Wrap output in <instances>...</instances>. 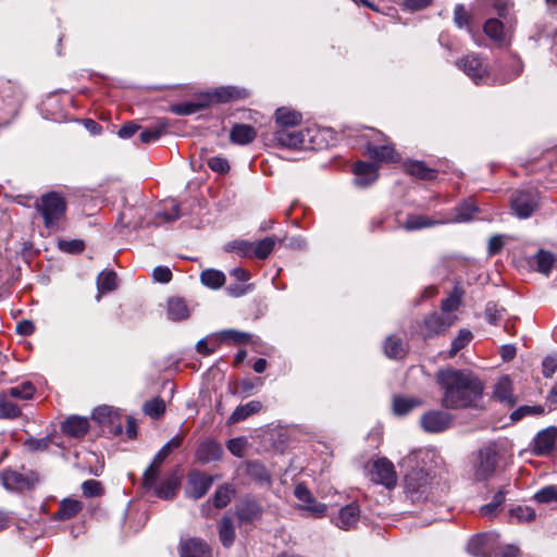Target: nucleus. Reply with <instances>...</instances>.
I'll return each instance as SVG.
<instances>
[{
    "mask_svg": "<svg viewBox=\"0 0 557 557\" xmlns=\"http://www.w3.org/2000/svg\"><path fill=\"white\" fill-rule=\"evenodd\" d=\"M436 380L443 389L442 406L447 409L473 407L482 397L483 383L468 370H441Z\"/></svg>",
    "mask_w": 557,
    "mask_h": 557,
    "instance_id": "nucleus-1",
    "label": "nucleus"
},
{
    "mask_svg": "<svg viewBox=\"0 0 557 557\" xmlns=\"http://www.w3.org/2000/svg\"><path fill=\"white\" fill-rule=\"evenodd\" d=\"M467 76H469L474 84H506L522 72V65L519 60L510 61V73L502 76L493 75L488 69V64L475 53H470L456 62Z\"/></svg>",
    "mask_w": 557,
    "mask_h": 557,
    "instance_id": "nucleus-2",
    "label": "nucleus"
},
{
    "mask_svg": "<svg viewBox=\"0 0 557 557\" xmlns=\"http://www.w3.org/2000/svg\"><path fill=\"white\" fill-rule=\"evenodd\" d=\"M404 487L407 497H409L412 503L438 500L448 490L446 483L435 481L422 469L410 471L405 476Z\"/></svg>",
    "mask_w": 557,
    "mask_h": 557,
    "instance_id": "nucleus-3",
    "label": "nucleus"
},
{
    "mask_svg": "<svg viewBox=\"0 0 557 557\" xmlns=\"http://www.w3.org/2000/svg\"><path fill=\"white\" fill-rule=\"evenodd\" d=\"M248 92L244 88L234 86H225L213 89L199 95L198 101H190L174 104L171 107V112L177 115H189L198 112L200 109L207 108L212 103H225L237 99H244Z\"/></svg>",
    "mask_w": 557,
    "mask_h": 557,
    "instance_id": "nucleus-4",
    "label": "nucleus"
},
{
    "mask_svg": "<svg viewBox=\"0 0 557 557\" xmlns=\"http://www.w3.org/2000/svg\"><path fill=\"white\" fill-rule=\"evenodd\" d=\"M37 210L44 219L45 226L49 230H55L65 215L66 202L59 193H47L41 196L40 202L37 203Z\"/></svg>",
    "mask_w": 557,
    "mask_h": 557,
    "instance_id": "nucleus-5",
    "label": "nucleus"
},
{
    "mask_svg": "<svg viewBox=\"0 0 557 557\" xmlns=\"http://www.w3.org/2000/svg\"><path fill=\"white\" fill-rule=\"evenodd\" d=\"M498 463V453L493 445L481 448L474 463V478L478 481L490 479L496 470Z\"/></svg>",
    "mask_w": 557,
    "mask_h": 557,
    "instance_id": "nucleus-6",
    "label": "nucleus"
},
{
    "mask_svg": "<svg viewBox=\"0 0 557 557\" xmlns=\"http://www.w3.org/2000/svg\"><path fill=\"white\" fill-rule=\"evenodd\" d=\"M182 443L183 436L175 435L165 445L162 446V448L154 455L149 467L144 472V484H151L153 482V478L159 476L163 461L174 449H177L182 445Z\"/></svg>",
    "mask_w": 557,
    "mask_h": 557,
    "instance_id": "nucleus-7",
    "label": "nucleus"
},
{
    "mask_svg": "<svg viewBox=\"0 0 557 557\" xmlns=\"http://www.w3.org/2000/svg\"><path fill=\"white\" fill-rule=\"evenodd\" d=\"M457 321L454 314L433 312L424 318L420 332L423 338H432L444 334Z\"/></svg>",
    "mask_w": 557,
    "mask_h": 557,
    "instance_id": "nucleus-8",
    "label": "nucleus"
},
{
    "mask_svg": "<svg viewBox=\"0 0 557 557\" xmlns=\"http://www.w3.org/2000/svg\"><path fill=\"white\" fill-rule=\"evenodd\" d=\"M370 480L376 484H382L386 488H393L397 482V474L392 461L386 458H380L372 463L369 472Z\"/></svg>",
    "mask_w": 557,
    "mask_h": 557,
    "instance_id": "nucleus-9",
    "label": "nucleus"
},
{
    "mask_svg": "<svg viewBox=\"0 0 557 557\" xmlns=\"http://www.w3.org/2000/svg\"><path fill=\"white\" fill-rule=\"evenodd\" d=\"M420 424L428 433H441L453 425V416L443 410H430L421 417Z\"/></svg>",
    "mask_w": 557,
    "mask_h": 557,
    "instance_id": "nucleus-10",
    "label": "nucleus"
},
{
    "mask_svg": "<svg viewBox=\"0 0 557 557\" xmlns=\"http://www.w3.org/2000/svg\"><path fill=\"white\" fill-rule=\"evenodd\" d=\"M180 484V476L175 472H170L160 482H158V476H154L151 484L143 483V486L146 490L153 491L154 495L159 498L171 499L175 496Z\"/></svg>",
    "mask_w": 557,
    "mask_h": 557,
    "instance_id": "nucleus-11",
    "label": "nucleus"
},
{
    "mask_svg": "<svg viewBox=\"0 0 557 557\" xmlns=\"http://www.w3.org/2000/svg\"><path fill=\"white\" fill-rule=\"evenodd\" d=\"M537 207V195L531 190L517 191L511 198V209L520 219L531 216Z\"/></svg>",
    "mask_w": 557,
    "mask_h": 557,
    "instance_id": "nucleus-12",
    "label": "nucleus"
},
{
    "mask_svg": "<svg viewBox=\"0 0 557 557\" xmlns=\"http://www.w3.org/2000/svg\"><path fill=\"white\" fill-rule=\"evenodd\" d=\"M213 483V476L199 470H191L187 475V495L193 499L205 496Z\"/></svg>",
    "mask_w": 557,
    "mask_h": 557,
    "instance_id": "nucleus-13",
    "label": "nucleus"
},
{
    "mask_svg": "<svg viewBox=\"0 0 557 557\" xmlns=\"http://www.w3.org/2000/svg\"><path fill=\"white\" fill-rule=\"evenodd\" d=\"M294 494L301 503L300 508L306 510L310 516L321 518L325 515L326 505L319 503L304 484L296 485Z\"/></svg>",
    "mask_w": 557,
    "mask_h": 557,
    "instance_id": "nucleus-14",
    "label": "nucleus"
},
{
    "mask_svg": "<svg viewBox=\"0 0 557 557\" xmlns=\"http://www.w3.org/2000/svg\"><path fill=\"white\" fill-rule=\"evenodd\" d=\"M352 171L356 175L355 184L362 188L368 187L379 177V165L376 162L357 161Z\"/></svg>",
    "mask_w": 557,
    "mask_h": 557,
    "instance_id": "nucleus-15",
    "label": "nucleus"
},
{
    "mask_svg": "<svg viewBox=\"0 0 557 557\" xmlns=\"http://www.w3.org/2000/svg\"><path fill=\"white\" fill-rule=\"evenodd\" d=\"M181 557H212L209 545L198 537L182 540L180 543Z\"/></svg>",
    "mask_w": 557,
    "mask_h": 557,
    "instance_id": "nucleus-16",
    "label": "nucleus"
},
{
    "mask_svg": "<svg viewBox=\"0 0 557 557\" xmlns=\"http://www.w3.org/2000/svg\"><path fill=\"white\" fill-rule=\"evenodd\" d=\"M557 443V428L550 426L537 433L533 442L534 453L539 456L552 453Z\"/></svg>",
    "mask_w": 557,
    "mask_h": 557,
    "instance_id": "nucleus-17",
    "label": "nucleus"
},
{
    "mask_svg": "<svg viewBox=\"0 0 557 557\" xmlns=\"http://www.w3.org/2000/svg\"><path fill=\"white\" fill-rule=\"evenodd\" d=\"M223 455V448L214 440L201 442L196 450V457L201 463H209L219 460Z\"/></svg>",
    "mask_w": 557,
    "mask_h": 557,
    "instance_id": "nucleus-18",
    "label": "nucleus"
},
{
    "mask_svg": "<svg viewBox=\"0 0 557 557\" xmlns=\"http://www.w3.org/2000/svg\"><path fill=\"white\" fill-rule=\"evenodd\" d=\"M493 394L497 400L510 407L517 401L513 395L512 381L508 375H503L497 380Z\"/></svg>",
    "mask_w": 557,
    "mask_h": 557,
    "instance_id": "nucleus-19",
    "label": "nucleus"
},
{
    "mask_svg": "<svg viewBox=\"0 0 557 557\" xmlns=\"http://www.w3.org/2000/svg\"><path fill=\"white\" fill-rule=\"evenodd\" d=\"M62 432L72 437H82L89 430V422L84 417L72 416L62 423Z\"/></svg>",
    "mask_w": 557,
    "mask_h": 557,
    "instance_id": "nucleus-20",
    "label": "nucleus"
},
{
    "mask_svg": "<svg viewBox=\"0 0 557 557\" xmlns=\"http://www.w3.org/2000/svg\"><path fill=\"white\" fill-rule=\"evenodd\" d=\"M359 507L355 504H349L339 510L335 523L343 530H349L356 525L359 520Z\"/></svg>",
    "mask_w": 557,
    "mask_h": 557,
    "instance_id": "nucleus-21",
    "label": "nucleus"
},
{
    "mask_svg": "<svg viewBox=\"0 0 557 557\" xmlns=\"http://www.w3.org/2000/svg\"><path fill=\"white\" fill-rule=\"evenodd\" d=\"M236 513L242 523H250L261 518L262 508L253 500H245L237 506Z\"/></svg>",
    "mask_w": 557,
    "mask_h": 557,
    "instance_id": "nucleus-22",
    "label": "nucleus"
},
{
    "mask_svg": "<svg viewBox=\"0 0 557 557\" xmlns=\"http://www.w3.org/2000/svg\"><path fill=\"white\" fill-rule=\"evenodd\" d=\"M368 156L375 160L382 162H398L400 157L398 152L394 149L392 145H383V146H373L369 145L367 148Z\"/></svg>",
    "mask_w": 557,
    "mask_h": 557,
    "instance_id": "nucleus-23",
    "label": "nucleus"
},
{
    "mask_svg": "<svg viewBox=\"0 0 557 557\" xmlns=\"http://www.w3.org/2000/svg\"><path fill=\"white\" fill-rule=\"evenodd\" d=\"M0 480L3 486L10 491H23L30 486V483L27 478L12 470H5L1 472Z\"/></svg>",
    "mask_w": 557,
    "mask_h": 557,
    "instance_id": "nucleus-24",
    "label": "nucleus"
},
{
    "mask_svg": "<svg viewBox=\"0 0 557 557\" xmlns=\"http://www.w3.org/2000/svg\"><path fill=\"white\" fill-rule=\"evenodd\" d=\"M262 408V404L259 400H251L245 405L238 406L231 417L228 418V424H235L246 420L248 417L258 413Z\"/></svg>",
    "mask_w": 557,
    "mask_h": 557,
    "instance_id": "nucleus-25",
    "label": "nucleus"
},
{
    "mask_svg": "<svg viewBox=\"0 0 557 557\" xmlns=\"http://www.w3.org/2000/svg\"><path fill=\"white\" fill-rule=\"evenodd\" d=\"M478 211L476 206L473 201L467 200L455 208L456 214L454 216L444 218V222L447 223H461L470 221L474 213Z\"/></svg>",
    "mask_w": 557,
    "mask_h": 557,
    "instance_id": "nucleus-26",
    "label": "nucleus"
},
{
    "mask_svg": "<svg viewBox=\"0 0 557 557\" xmlns=\"http://www.w3.org/2000/svg\"><path fill=\"white\" fill-rule=\"evenodd\" d=\"M231 140L238 145H247L257 137V131L247 124H235L231 129Z\"/></svg>",
    "mask_w": 557,
    "mask_h": 557,
    "instance_id": "nucleus-27",
    "label": "nucleus"
},
{
    "mask_svg": "<svg viewBox=\"0 0 557 557\" xmlns=\"http://www.w3.org/2000/svg\"><path fill=\"white\" fill-rule=\"evenodd\" d=\"M556 258L550 251L541 249L533 257V264L535 270L546 276H548L555 265Z\"/></svg>",
    "mask_w": 557,
    "mask_h": 557,
    "instance_id": "nucleus-28",
    "label": "nucleus"
},
{
    "mask_svg": "<svg viewBox=\"0 0 557 557\" xmlns=\"http://www.w3.org/2000/svg\"><path fill=\"white\" fill-rule=\"evenodd\" d=\"M275 139L285 147L299 148L305 144V135L301 132L281 129L276 132Z\"/></svg>",
    "mask_w": 557,
    "mask_h": 557,
    "instance_id": "nucleus-29",
    "label": "nucleus"
},
{
    "mask_svg": "<svg viewBox=\"0 0 557 557\" xmlns=\"http://www.w3.org/2000/svg\"><path fill=\"white\" fill-rule=\"evenodd\" d=\"M190 311L183 298L175 297L168 301V315L173 321L185 320L189 317Z\"/></svg>",
    "mask_w": 557,
    "mask_h": 557,
    "instance_id": "nucleus-30",
    "label": "nucleus"
},
{
    "mask_svg": "<svg viewBox=\"0 0 557 557\" xmlns=\"http://www.w3.org/2000/svg\"><path fill=\"white\" fill-rule=\"evenodd\" d=\"M83 508V504L77 499L65 498L61 502L59 510L54 513V519L69 520L75 517Z\"/></svg>",
    "mask_w": 557,
    "mask_h": 557,
    "instance_id": "nucleus-31",
    "label": "nucleus"
},
{
    "mask_svg": "<svg viewBox=\"0 0 557 557\" xmlns=\"http://www.w3.org/2000/svg\"><path fill=\"white\" fill-rule=\"evenodd\" d=\"M219 536L224 547L233 545L235 540V527L233 519L228 516H224L219 523Z\"/></svg>",
    "mask_w": 557,
    "mask_h": 557,
    "instance_id": "nucleus-32",
    "label": "nucleus"
},
{
    "mask_svg": "<svg viewBox=\"0 0 557 557\" xmlns=\"http://www.w3.org/2000/svg\"><path fill=\"white\" fill-rule=\"evenodd\" d=\"M250 338V334L245 332H239L236 330H224L219 332L218 334L211 337L212 342H216L218 345L224 342H233L235 344H245L248 343Z\"/></svg>",
    "mask_w": 557,
    "mask_h": 557,
    "instance_id": "nucleus-33",
    "label": "nucleus"
},
{
    "mask_svg": "<svg viewBox=\"0 0 557 557\" xmlns=\"http://www.w3.org/2000/svg\"><path fill=\"white\" fill-rule=\"evenodd\" d=\"M406 344L401 338L388 336L384 344V352L388 358L401 359L406 355Z\"/></svg>",
    "mask_w": 557,
    "mask_h": 557,
    "instance_id": "nucleus-34",
    "label": "nucleus"
},
{
    "mask_svg": "<svg viewBox=\"0 0 557 557\" xmlns=\"http://www.w3.org/2000/svg\"><path fill=\"white\" fill-rule=\"evenodd\" d=\"M440 224H446L443 219L434 220L426 215H409L405 223L407 231H414L424 227H431Z\"/></svg>",
    "mask_w": 557,
    "mask_h": 557,
    "instance_id": "nucleus-35",
    "label": "nucleus"
},
{
    "mask_svg": "<svg viewBox=\"0 0 557 557\" xmlns=\"http://www.w3.org/2000/svg\"><path fill=\"white\" fill-rule=\"evenodd\" d=\"M405 170L408 174L421 180H434L436 176L435 170L428 168L423 162L413 161L405 164Z\"/></svg>",
    "mask_w": 557,
    "mask_h": 557,
    "instance_id": "nucleus-36",
    "label": "nucleus"
},
{
    "mask_svg": "<svg viewBox=\"0 0 557 557\" xmlns=\"http://www.w3.org/2000/svg\"><path fill=\"white\" fill-rule=\"evenodd\" d=\"M277 239L274 236L265 237L252 244V257L265 259L273 251Z\"/></svg>",
    "mask_w": 557,
    "mask_h": 557,
    "instance_id": "nucleus-37",
    "label": "nucleus"
},
{
    "mask_svg": "<svg viewBox=\"0 0 557 557\" xmlns=\"http://www.w3.org/2000/svg\"><path fill=\"white\" fill-rule=\"evenodd\" d=\"M275 120L276 123L281 126H295L300 123L301 115L300 113L289 110L286 108H280L275 111Z\"/></svg>",
    "mask_w": 557,
    "mask_h": 557,
    "instance_id": "nucleus-38",
    "label": "nucleus"
},
{
    "mask_svg": "<svg viewBox=\"0 0 557 557\" xmlns=\"http://www.w3.org/2000/svg\"><path fill=\"white\" fill-rule=\"evenodd\" d=\"M246 473L257 482L270 483L271 476L265 467L258 461H249L246 465Z\"/></svg>",
    "mask_w": 557,
    "mask_h": 557,
    "instance_id": "nucleus-39",
    "label": "nucleus"
},
{
    "mask_svg": "<svg viewBox=\"0 0 557 557\" xmlns=\"http://www.w3.org/2000/svg\"><path fill=\"white\" fill-rule=\"evenodd\" d=\"M420 405V401L413 397L396 396L393 400V410L395 414L404 416Z\"/></svg>",
    "mask_w": 557,
    "mask_h": 557,
    "instance_id": "nucleus-40",
    "label": "nucleus"
},
{
    "mask_svg": "<svg viewBox=\"0 0 557 557\" xmlns=\"http://www.w3.org/2000/svg\"><path fill=\"white\" fill-rule=\"evenodd\" d=\"M252 244L244 239H236L224 246L225 251L235 252L239 257L252 258Z\"/></svg>",
    "mask_w": 557,
    "mask_h": 557,
    "instance_id": "nucleus-41",
    "label": "nucleus"
},
{
    "mask_svg": "<svg viewBox=\"0 0 557 557\" xmlns=\"http://www.w3.org/2000/svg\"><path fill=\"white\" fill-rule=\"evenodd\" d=\"M484 33L487 37L495 41H503L505 38L504 23L498 18H488L483 26Z\"/></svg>",
    "mask_w": 557,
    "mask_h": 557,
    "instance_id": "nucleus-42",
    "label": "nucleus"
},
{
    "mask_svg": "<svg viewBox=\"0 0 557 557\" xmlns=\"http://www.w3.org/2000/svg\"><path fill=\"white\" fill-rule=\"evenodd\" d=\"M200 280L210 288H220L225 283V275L221 271L209 269L201 272Z\"/></svg>",
    "mask_w": 557,
    "mask_h": 557,
    "instance_id": "nucleus-43",
    "label": "nucleus"
},
{
    "mask_svg": "<svg viewBox=\"0 0 557 557\" xmlns=\"http://www.w3.org/2000/svg\"><path fill=\"white\" fill-rule=\"evenodd\" d=\"M35 392L36 387L34 386V384L29 381H26L17 386L10 387L7 391V394L13 398L28 400L33 398Z\"/></svg>",
    "mask_w": 557,
    "mask_h": 557,
    "instance_id": "nucleus-44",
    "label": "nucleus"
},
{
    "mask_svg": "<svg viewBox=\"0 0 557 557\" xmlns=\"http://www.w3.org/2000/svg\"><path fill=\"white\" fill-rule=\"evenodd\" d=\"M99 293L112 292L116 288V273L114 271H103L97 277Z\"/></svg>",
    "mask_w": 557,
    "mask_h": 557,
    "instance_id": "nucleus-45",
    "label": "nucleus"
},
{
    "mask_svg": "<svg viewBox=\"0 0 557 557\" xmlns=\"http://www.w3.org/2000/svg\"><path fill=\"white\" fill-rule=\"evenodd\" d=\"M8 394H0V418L14 419L21 414V409L17 405L7 398Z\"/></svg>",
    "mask_w": 557,
    "mask_h": 557,
    "instance_id": "nucleus-46",
    "label": "nucleus"
},
{
    "mask_svg": "<svg viewBox=\"0 0 557 557\" xmlns=\"http://www.w3.org/2000/svg\"><path fill=\"white\" fill-rule=\"evenodd\" d=\"M486 3L491 5L507 24L511 23L510 11L513 4L510 0H486Z\"/></svg>",
    "mask_w": 557,
    "mask_h": 557,
    "instance_id": "nucleus-47",
    "label": "nucleus"
},
{
    "mask_svg": "<svg viewBox=\"0 0 557 557\" xmlns=\"http://www.w3.org/2000/svg\"><path fill=\"white\" fill-rule=\"evenodd\" d=\"M471 339H472V333L469 330H466V329L460 330L458 332V335L451 343V347L448 352V356L450 358L455 357L459 350L463 349L466 346L469 345Z\"/></svg>",
    "mask_w": 557,
    "mask_h": 557,
    "instance_id": "nucleus-48",
    "label": "nucleus"
},
{
    "mask_svg": "<svg viewBox=\"0 0 557 557\" xmlns=\"http://www.w3.org/2000/svg\"><path fill=\"white\" fill-rule=\"evenodd\" d=\"M461 297L462 292L459 288H455L454 292L441 304L443 314H451L453 311L457 310L461 305Z\"/></svg>",
    "mask_w": 557,
    "mask_h": 557,
    "instance_id": "nucleus-49",
    "label": "nucleus"
},
{
    "mask_svg": "<svg viewBox=\"0 0 557 557\" xmlns=\"http://www.w3.org/2000/svg\"><path fill=\"white\" fill-rule=\"evenodd\" d=\"M143 410L145 414L158 419L165 410V403L162 398L154 397L144 404Z\"/></svg>",
    "mask_w": 557,
    "mask_h": 557,
    "instance_id": "nucleus-50",
    "label": "nucleus"
},
{
    "mask_svg": "<svg viewBox=\"0 0 557 557\" xmlns=\"http://www.w3.org/2000/svg\"><path fill=\"white\" fill-rule=\"evenodd\" d=\"M505 494L506 492L505 491H498L491 503L484 505L481 507L480 509V513L481 516L483 517H487V518H491L493 516H495L497 509L499 506L503 505V503L505 502Z\"/></svg>",
    "mask_w": 557,
    "mask_h": 557,
    "instance_id": "nucleus-51",
    "label": "nucleus"
},
{
    "mask_svg": "<svg viewBox=\"0 0 557 557\" xmlns=\"http://www.w3.org/2000/svg\"><path fill=\"white\" fill-rule=\"evenodd\" d=\"M544 413H545V409L541 405H536V406L524 405V406H520L518 409H516L511 413L510 418L513 421H519L525 416H542Z\"/></svg>",
    "mask_w": 557,
    "mask_h": 557,
    "instance_id": "nucleus-52",
    "label": "nucleus"
},
{
    "mask_svg": "<svg viewBox=\"0 0 557 557\" xmlns=\"http://www.w3.org/2000/svg\"><path fill=\"white\" fill-rule=\"evenodd\" d=\"M166 126L168 124L165 122H159L154 127L143 131L139 135L140 141L143 144H149L158 140L164 133Z\"/></svg>",
    "mask_w": 557,
    "mask_h": 557,
    "instance_id": "nucleus-53",
    "label": "nucleus"
},
{
    "mask_svg": "<svg viewBox=\"0 0 557 557\" xmlns=\"http://www.w3.org/2000/svg\"><path fill=\"white\" fill-rule=\"evenodd\" d=\"M58 247L63 252L77 255L84 251L85 243L82 239H59Z\"/></svg>",
    "mask_w": 557,
    "mask_h": 557,
    "instance_id": "nucleus-54",
    "label": "nucleus"
},
{
    "mask_svg": "<svg viewBox=\"0 0 557 557\" xmlns=\"http://www.w3.org/2000/svg\"><path fill=\"white\" fill-rule=\"evenodd\" d=\"M116 416V411L110 406H100L92 412V418L101 424L113 423Z\"/></svg>",
    "mask_w": 557,
    "mask_h": 557,
    "instance_id": "nucleus-55",
    "label": "nucleus"
},
{
    "mask_svg": "<svg viewBox=\"0 0 557 557\" xmlns=\"http://www.w3.org/2000/svg\"><path fill=\"white\" fill-rule=\"evenodd\" d=\"M534 499L541 504L557 503V486L548 485L535 493Z\"/></svg>",
    "mask_w": 557,
    "mask_h": 557,
    "instance_id": "nucleus-56",
    "label": "nucleus"
},
{
    "mask_svg": "<svg viewBox=\"0 0 557 557\" xmlns=\"http://www.w3.org/2000/svg\"><path fill=\"white\" fill-rule=\"evenodd\" d=\"M509 513L518 522H530L535 518V510L529 506H518L510 509Z\"/></svg>",
    "mask_w": 557,
    "mask_h": 557,
    "instance_id": "nucleus-57",
    "label": "nucleus"
},
{
    "mask_svg": "<svg viewBox=\"0 0 557 557\" xmlns=\"http://www.w3.org/2000/svg\"><path fill=\"white\" fill-rule=\"evenodd\" d=\"M233 490L228 485L218 487L213 496V505L216 508H223L231 502Z\"/></svg>",
    "mask_w": 557,
    "mask_h": 557,
    "instance_id": "nucleus-58",
    "label": "nucleus"
},
{
    "mask_svg": "<svg viewBox=\"0 0 557 557\" xmlns=\"http://www.w3.org/2000/svg\"><path fill=\"white\" fill-rule=\"evenodd\" d=\"M83 494L86 497H97L103 494V487L99 481L87 480L82 484Z\"/></svg>",
    "mask_w": 557,
    "mask_h": 557,
    "instance_id": "nucleus-59",
    "label": "nucleus"
},
{
    "mask_svg": "<svg viewBox=\"0 0 557 557\" xmlns=\"http://www.w3.org/2000/svg\"><path fill=\"white\" fill-rule=\"evenodd\" d=\"M247 441L244 437H235L227 442L226 447L232 455L242 457L246 448Z\"/></svg>",
    "mask_w": 557,
    "mask_h": 557,
    "instance_id": "nucleus-60",
    "label": "nucleus"
},
{
    "mask_svg": "<svg viewBox=\"0 0 557 557\" xmlns=\"http://www.w3.org/2000/svg\"><path fill=\"white\" fill-rule=\"evenodd\" d=\"M503 311H504L503 309L497 308L496 304L488 302L486 305L484 314H485L486 320L491 324H496L503 318Z\"/></svg>",
    "mask_w": 557,
    "mask_h": 557,
    "instance_id": "nucleus-61",
    "label": "nucleus"
},
{
    "mask_svg": "<svg viewBox=\"0 0 557 557\" xmlns=\"http://www.w3.org/2000/svg\"><path fill=\"white\" fill-rule=\"evenodd\" d=\"M209 168L220 174L228 172L230 165L226 159L220 157H213L208 160Z\"/></svg>",
    "mask_w": 557,
    "mask_h": 557,
    "instance_id": "nucleus-62",
    "label": "nucleus"
},
{
    "mask_svg": "<svg viewBox=\"0 0 557 557\" xmlns=\"http://www.w3.org/2000/svg\"><path fill=\"white\" fill-rule=\"evenodd\" d=\"M468 552L475 556L480 557L484 554V540L482 536H474L468 543Z\"/></svg>",
    "mask_w": 557,
    "mask_h": 557,
    "instance_id": "nucleus-63",
    "label": "nucleus"
},
{
    "mask_svg": "<svg viewBox=\"0 0 557 557\" xmlns=\"http://www.w3.org/2000/svg\"><path fill=\"white\" fill-rule=\"evenodd\" d=\"M543 375L545 377H550L557 370V358L555 357H546L543 362Z\"/></svg>",
    "mask_w": 557,
    "mask_h": 557,
    "instance_id": "nucleus-64",
    "label": "nucleus"
}]
</instances>
